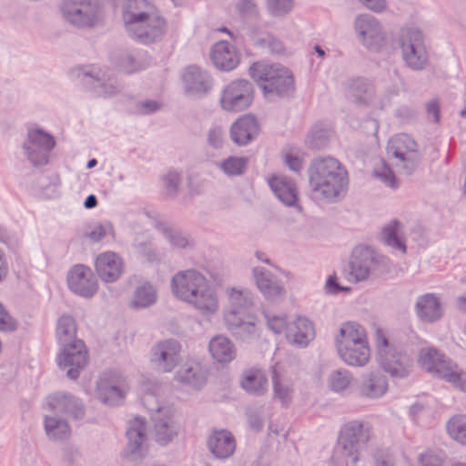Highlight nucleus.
<instances>
[{
	"mask_svg": "<svg viewBox=\"0 0 466 466\" xmlns=\"http://www.w3.org/2000/svg\"><path fill=\"white\" fill-rule=\"evenodd\" d=\"M421 466H442L441 459L432 453H426L420 457Z\"/></svg>",
	"mask_w": 466,
	"mask_h": 466,
	"instance_id": "nucleus-53",
	"label": "nucleus"
},
{
	"mask_svg": "<svg viewBox=\"0 0 466 466\" xmlns=\"http://www.w3.org/2000/svg\"><path fill=\"white\" fill-rule=\"evenodd\" d=\"M63 349L57 357L58 365L62 369H68L67 375L76 379L79 370L87 363L88 353L82 340H74L72 343L62 345Z\"/></svg>",
	"mask_w": 466,
	"mask_h": 466,
	"instance_id": "nucleus-12",
	"label": "nucleus"
},
{
	"mask_svg": "<svg viewBox=\"0 0 466 466\" xmlns=\"http://www.w3.org/2000/svg\"><path fill=\"white\" fill-rule=\"evenodd\" d=\"M173 294L192 304L200 313L211 315L218 309V299L204 275L195 269L178 271L171 280Z\"/></svg>",
	"mask_w": 466,
	"mask_h": 466,
	"instance_id": "nucleus-2",
	"label": "nucleus"
},
{
	"mask_svg": "<svg viewBox=\"0 0 466 466\" xmlns=\"http://www.w3.org/2000/svg\"><path fill=\"white\" fill-rule=\"evenodd\" d=\"M211 59L214 65L221 70H232L239 63V55L229 43L221 41L212 49Z\"/></svg>",
	"mask_w": 466,
	"mask_h": 466,
	"instance_id": "nucleus-22",
	"label": "nucleus"
},
{
	"mask_svg": "<svg viewBox=\"0 0 466 466\" xmlns=\"http://www.w3.org/2000/svg\"><path fill=\"white\" fill-rule=\"evenodd\" d=\"M170 417L171 411L168 409H158L154 417L155 438L160 444L167 443L176 434Z\"/></svg>",
	"mask_w": 466,
	"mask_h": 466,
	"instance_id": "nucleus-28",
	"label": "nucleus"
},
{
	"mask_svg": "<svg viewBox=\"0 0 466 466\" xmlns=\"http://www.w3.org/2000/svg\"><path fill=\"white\" fill-rule=\"evenodd\" d=\"M177 376L181 382L191 384L194 387H199L205 382V376L200 371L198 365L182 366L177 372Z\"/></svg>",
	"mask_w": 466,
	"mask_h": 466,
	"instance_id": "nucleus-41",
	"label": "nucleus"
},
{
	"mask_svg": "<svg viewBox=\"0 0 466 466\" xmlns=\"http://www.w3.org/2000/svg\"><path fill=\"white\" fill-rule=\"evenodd\" d=\"M427 113L429 118L433 122L439 123L440 121V106L437 101H431L427 105Z\"/></svg>",
	"mask_w": 466,
	"mask_h": 466,
	"instance_id": "nucleus-55",
	"label": "nucleus"
},
{
	"mask_svg": "<svg viewBox=\"0 0 466 466\" xmlns=\"http://www.w3.org/2000/svg\"><path fill=\"white\" fill-rule=\"evenodd\" d=\"M229 309L225 314V320L230 329H241L252 333L255 330L257 318L254 314L248 293L232 289L228 291Z\"/></svg>",
	"mask_w": 466,
	"mask_h": 466,
	"instance_id": "nucleus-5",
	"label": "nucleus"
},
{
	"mask_svg": "<svg viewBox=\"0 0 466 466\" xmlns=\"http://www.w3.org/2000/svg\"><path fill=\"white\" fill-rule=\"evenodd\" d=\"M77 328L75 319L67 315L62 316L56 327V338L61 345L72 343L76 339Z\"/></svg>",
	"mask_w": 466,
	"mask_h": 466,
	"instance_id": "nucleus-38",
	"label": "nucleus"
},
{
	"mask_svg": "<svg viewBox=\"0 0 466 466\" xmlns=\"http://www.w3.org/2000/svg\"><path fill=\"white\" fill-rule=\"evenodd\" d=\"M356 28L370 46L373 45V42L383 40L380 24L374 17L360 15L356 21Z\"/></svg>",
	"mask_w": 466,
	"mask_h": 466,
	"instance_id": "nucleus-30",
	"label": "nucleus"
},
{
	"mask_svg": "<svg viewBox=\"0 0 466 466\" xmlns=\"http://www.w3.org/2000/svg\"><path fill=\"white\" fill-rule=\"evenodd\" d=\"M210 451L218 458H228L233 454L236 443L233 436L227 431H214L208 441Z\"/></svg>",
	"mask_w": 466,
	"mask_h": 466,
	"instance_id": "nucleus-24",
	"label": "nucleus"
},
{
	"mask_svg": "<svg viewBox=\"0 0 466 466\" xmlns=\"http://www.w3.org/2000/svg\"><path fill=\"white\" fill-rule=\"evenodd\" d=\"M327 289L331 293H338L339 291H349L350 288L340 286L337 282L336 276H330L327 280Z\"/></svg>",
	"mask_w": 466,
	"mask_h": 466,
	"instance_id": "nucleus-54",
	"label": "nucleus"
},
{
	"mask_svg": "<svg viewBox=\"0 0 466 466\" xmlns=\"http://www.w3.org/2000/svg\"><path fill=\"white\" fill-rule=\"evenodd\" d=\"M48 407L51 410L61 413H75L76 417L82 414V410L78 409L75 400L65 394H56L49 398Z\"/></svg>",
	"mask_w": 466,
	"mask_h": 466,
	"instance_id": "nucleus-39",
	"label": "nucleus"
},
{
	"mask_svg": "<svg viewBox=\"0 0 466 466\" xmlns=\"http://www.w3.org/2000/svg\"><path fill=\"white\" fill-rule=\"evenodd\" d=\"M221 138H222V132L219 128L212 129L209 132L208 141L212 146H214V147L219 146L221 144Z\"/></svg>",
	"mask_w": 466,
	"mask_h": 466,
	"instance_id": "nucleus-59",
	"label": "nucleus"
},
{
	"mask_svg": "<svg viewBox=\"0 0 466 466\" xmlns=\"http://www.w3.org/2000/svg\"><path fill=\"white\" fill-rule=\"evenodd\" d=\"M376 466H393L394 460L388 451H379L374 457Z\"/></svg>",
	"mask_w": 466,
	"mask_h": 466,
	"instance_id": "nucleus-52",
	"label": "nucleus"
},
{
	"mask_svg": "<svg viewBox=\"0 0 466 466\" xmlns=\"http://www.w3.org/2000/svg\"><path fill=\"white\" fill-rule=\"evenodd\" d=\"M47 435L53 440H64L70 435V428L65 421L47 417L45 423Z\"/></svg>",
	"mask_w": 466,
	"mask_h": 466,
	"instance_id": "nucleus-42",
	"label": "nucleus"
},
{
	"mask_svg": "<svg viewBox=\"0 0 466 466\" xmlns=\"http://www.w3.org/2000/svg\"><path fill=\"white\" fill-rule=\"evenodd\" d=\"M124 261L115 252L107 251L100 254L96 259V269L105 282H114L124 272Z\"/></svg>",
	"mask_w": 466,
	"mask_h": 466,
	"instance_id": "nucleus-16",
	"label": "nucleus"
},
{
	"mask_svg": "<svg viewBox=\"0 0 466 466\" xmlns=\"http://www.w3.org/2000/svg\"><path fill=\"white\" fill-rule=\"evenodd\" d=\"M246 167L247 159L244 157H229L221 164L222 169L231 176L242 174Z\"/></svg>",
	"mask_w": 466,
	"mask_h": 466,
	"instance_id": "nucleus-44",
	"label": "nucleus"
},
{
	"mask_svg": "<svg viewBox=\"0 0 466 466\" xmlns=\"http://www.w3.org/2000/svg\"><path fill=\"white\" fill-rule=\"evenodd\" d=\"M372 437V429L369 424L350 421L343 427L339 443L343 448L344 455L350 459L351 464L358 461L360 453L367 448Z\"/></svg>",
	"mask_w": 466,
	"mask_h": 466,
	"instance_id": "nucleus-8",
	"label": "nucleus"
},
{
	"mask_svg": "<svg viewBox=\"0 0 466 466\" xmlns=\"http://www.w3.org/2000/svg\"><path fill=\"white\" fill-rule=\"evenodd\" d=\"M271 48L274 52L280 53L284 50L283 44L279 40H272L270 43Z\"/></svg>",
	"mask_w": 466,
	"mask_h": 466,
	"instance_id": "nucleus-61",
	"label": "nucleus"
},
{
	"mask_svg": "<svg viewBox=\"0 0 466 466\" xmlns=\"http://www.w3.org/2000/svg\"><path fill=\"white\" fill-rule=\"evenodd\" d=\"M254 98L252 85L247 80H235L223 90L220 97L221 107L228 112L247 109Z\"/></svg>",
	"mask_w": 466,
	"mask_h": 466,
	"instance_id": "nucleus-9",
	"label": "nucleus"
},
{
	"mask_svg": "<svg viewBox=\"0 0 466 466\" xmlns=\"http://www.w3.org/2000/svg\"><path fill=\"white\" fill-rule=\"evenodd\" d=\"M8 274V262L6 255L0 248V282L5 279Z\"/></svg>",
	"mask_w": 466,
	"mask_h": 466,
	"instance_id": "nucleus-57",
	"label": "nucleus"
},
{
	"mask_svg": "<svg viewBox=\"0 0 466 466\" xmlns=\"http://www.w3.org/2000/svg\"><path fill=\"white\" fill-rule=\"evenodd\" d=\"M314 336L312 323L305 318H298L287 328L288 339L297 344H307Z\"/></svg>",
	"mask_w": 466,
	"mask_h": 466,
	"instance_id": "nucleus-31",
	"label": "nucleus"
},
{
	"mask_svg": "<svg viewBox=\"0 0 466 466\" xmlns=\"http://www.w3.org/2000/svg\"><path fill=\"white\" fill-rule=\"evenodd\" d=\"M145 422L137 418L131 421L127 431L128 444L127 450L130 454H134L143 450L145 442Z\"/></svg>",
	"mask_w": 466,
	"mask_h": 466,
	"instance_id": "nucleus-36",
	"label": "nucleus"
},
{
	"mask_svg": "<svg viewBox=\"0 0 466 466\" xmlns=\"http://www.w3.org/2000/svg\"><path fill=\"white\" fill-rule=\"evenodd\" d=\"M63 13L67 21L80 27L94 26L101 18L97 4L92 0H67Z\"/></svg>",
	"mask_w": 466,
	"mask_h": 466,
	"instance_id": "nucleus-10",
	"label": "nucleus"
},
{
	"mask_svg": "<svg viewBox=\"0 0 466 466\" xmlns=\"http://www.w3.org/2000/svg\"><path fill=\"white\" fill-rule=\"evenodd\" d=\"M344 175L345 172L337 159H319L313 164L310 183L313 189L325 198H335L342 188Z\"/></svg>",
	"mask_w": 466,
	"mask_h": 466,
	"instance_id": "nucleus-4",
	"label": "nucleus"
},
{
	"mask_svg": "<svg viewBox=\"0 0 466 466\" xmlns=\"http://www.w3.org/2000/svg\"><path fill=\"white\" fill-rule=\"evenodd\" d=\"M259 133V125L251 115H245L238 118L231 127L230 135L233 141L238 145H245L256 137Z\"/></svg>",
	"mask_w": 466,
	"mask_h": 466,
	"instance_id": "nucleus-21",
	"label": "nucleus"
},
{
	"mask_svg": "<svg viewBox=\"0 0 466 466\" xmlns=\"http://www.w3.org/2000/svg\"><path fill=\"white\" fill-rule=\"evenodd\" d=\"M268 183L277 198L288 206H295L299 199L296 184L282 175L268 177Z\"/></svg>",
	"mask_w": 466,
	"mask_h": 466,
	"instance_id": "nucleus-19",
	"label": "nucleus"
},
{
	"mask_svg": "<svg viewBox=\"0 0 466 466\" xmlns=\"http://www.w3.org/2000/svg\"><path fill=\"white\" fill-rule=\"evenodd\" d=\"M167 195H172L177 191L179 176L176 172H168L163 178Z\"/></svg>",
	"mask_w": 466,
	"mask_h": 466,
	"instance_id": "nucleus-49",
	"label": "nucleus"
},
{
	"mask_svg": "<svg viewBox=\"0 0 466 466\" xmlns=\"http://www.w3.org/2000/svg\"><path fill=\"white\" fill-rule=\"evenodd\" d=\"M388 390V383L384 376L379 372H370L363 377L359 391L361 396L379 398Z\"/></svg>",
	"mask_w": 466,
	"mask_h": 466,
	"instance_id": "nucleus-27",
	"label": "nucleus"
},
{
	"mask_svg": "<svg viewBox=\"0 0 466 466\" xmlns=\"http://www.w3.org/2000/svg\"><path fill=\"white\" fill-rule=\"evenodd\" d=\"M253 6H254V5L250 0H245L242 2L240 9H241V11H248V10H251V8Z\"/></svg>",
	"mask_w": 466,
	"mask_h": 466,
	"instance_id": "nucleus-63",
	"label": "nucleus"
},
{
	"mask_svg": "<svg viewBox=\"0 0 466 466\" xmlns=\"http://www.w3.org/2000/svg\"><path fill=\"white\" fill-rule=\"evenodd\" d=\"M374 346L377 360L384 371L393 377H405L410 370L406 355L397 350L387 331L380 326L374 327Z\"/></svg>",
	"mask_w": 466,
	"mask_h": 466,
	"instance_id": "nucleus-3",
	"label": "nucleus"
},
{
	"mask_svg": "<svg viewBox=\"0 0 466 466\" xmlns=\"http://www.w3.org/2000/svg\"><path fill=\"white\" fill-rule=\"evenodd\" d=\"M286 164L290 169L298 171L301 167L302 158L298 152L289 150L285 154Z\"/></svg>",
	"mask_w": 466,
	"mask_h": 466,
	"instance_id": "nucleus-50",
	"label": "nucleus"
},
{
	"mask_svg": "<svg viewBox=\"0 0 466 466\" xmlns=\"http://www.w3.org/2000/svg\"><path fill=\"white\" fill-rule=\"evenodd\" d=\"M268 325L276 333H280L287 328L286 319L283 316L267 315Z\"/></svg>",
	"mask_w": 466,
	"mask_h": 466,
	"instance_id": "nucleus-48",
	"label": "nucleus"
},
{
	"mask_svg": "<svg viewBox=\"0 0 466 466\" xmlns=\"http://www.w3.org/2000/svg\"><path fill=\"white\" fill-rule=\"evenodd\" d=\"M416 311L419 318L425 322L437 321L443 313L439 298L433 294L420 297L416 303Z\"/></svg>",
	"mask_w": 466,
	"mask_h": 466,
	"instance_id": "nucleus-23",
	"label": "nucleus"
},
{
	"mask_svg": "<svg viewBox=\"0 0 466 466\" xmlns=\"http://www.w3.org/2000/svg\"><path fill=\"white\" fill-rule=\"evenodd\" d=\"M97 204L96 198L94 195H90L85 201V207L86 208H95Z\"/></svg>",
	"mask_w": 466,
	"mask_h": 466,
	"instance_id": "nucleus-62",
	"label": "nucleus"
},
{
	"mask_svg": "<svg viewBox=\"0 0 466 466\" xmlns=\"http://www.w3.org/2000/svg\"><path fill=\"white\" fill-rule=\"evenodd\" d=\"M106 228L101 224L95 225L86 234V238H88L93 242H97L103 239L106 235Z\"/></svg>",
	"mask_w": 466,
	"mask_h": 466,
	"instance_id": "nucleus-51",
	"label": "nucleus"
},
{
	"mask_svg": "<svg viewBox=\"0 0 466 466\" xmlns=\"http://www.w3.org/2000/svg\"><path fill=\"white\" fill-rule=\"evenodd\" d=\"M180 345L176 340H166L158 343L153 350V361L163 371H171L178 360Z\"/></svg>",
	"mask_w": 466,
	"mask_h": 466,
	"instance_id": "nucleus-17",
	"label": "nucleus"
},
{
	"mask_svg": "<svg viewBox=\"0 0 466 466\" xmlns=\"http://www.w3.org/2000/svg\"><path fill=\"white\" fill-rule=\"evenodd\" d=\"M367 333L363 327L354 322L342 325L336 339L338 351L359 342L366 341Z\"/></svg>",
	"mask_w": 466,
	"mask_h": 466,
	"instance_id": "nucleus-26",
	"label": "nucleus"
},
{
	"mask_svg": "<svg viewBox=\"0 0 466 466\" xmlns=\"http://www.w3.org/2000/svg\"><path fill=\"white\" fill-rule=\"evenodd\" d=\"M376 263L374 252L366 247H357L350 262L349 280L358 282L366 279Z\"/></svg>",
	"mask_w": 466,
	"mask_h": 466,
	"instance_id": "nucleus-14",
	"label": "nucleus"
},
{
	"mask_svg": "<svg viewBox=\"0 0 466 466\" xmlns=\"http://www.w3.org/2000/svg\"><path fill=\"white\" fill-rule=\"evenodd\" d=\"M98 397L105 403L116 404L124 398V380L117 375L103 377L97 384Z\"/></svg>",
	"mask_w": 466,
	"mask_h": 466,
	"instance_id": "nucleus-20",
	"label": "nucleus"
},
{
	"mask_svg": "<svg viewBox=\"0 0 466 466\" xmlns=\"http://www.w3.org/2000/svg\"><path fill=\"white\" fill-rule=\"evenodd\" d=\"M350 376L346 370H336L329 377V386L332 390L339 391L347 389L350 384Z\"/></svg>",
	"mask_w": 466,
	"mask_h": 466,
	"instance_id": "nucleus-45",
	"label": "nucleus"
},
{
	"mask_svg": "<svg viewBox=\"0 0 466 466\" xmlns=\"http://www.w3.org/2000/svg\"><path fill=\"white\" fill-rule=\"evenodd\" d=\"M339 354L350 365L364 366L370 360V350L368 340H366L347 346L345 349L339 350Z\"/></svg>",
	"mask_w": 466,
	"mask_h": 466,
	"instance_id": "nucleus-29",
	"label": "nucleus"
},
{
	"mask_svg": "<svg viewBox=\"0 0 466 466\" xmlns=\"http://www.w3.org/2000/svg\"><path fill=\"white\" fill-rule=\"evenodd\" d=\"M268 380L265 373L258 369H250L244 374L242 387L250 392L261 394L267 389Z\"/></svg>",
	"mask_w": 466,
	"mask_h": 466,
	"instance_id": "nucleus-37",
	"label": "nucleus"
},
{
	"mask_svg": "<svg viewBox=\"0 0 466 466\" xmlns=\"http://www.w3.org/2000/svg\"><path fill=\"white\" fill-rule=\"evenodd\" d=\"M56 145L54 137L41 129H31L28 133V142L25 148L29 159L35 165H42L47 162L46 153Z\"/></svg>",
	"mask_w": 466,
	"mask_h": 466,
	"instance_id": "nucleus-13",
	"label": "nucleus"
},
{
	"mask_svg": "<svg viewBox=\"0 0 466 466\" xmlns=\"http://www.w3.org/2000/svg\"><path fill=\"white\" fill-rule=\"evenodd\" d=\"M417 151V142L407 134L394 136L388 144V154L401 162L412 161Z\"/></svg>",
	"mask_w": 466,
	"mask_h": 466,
	"instance_id": "nucleus-18",
	"label": "nucleus"
},
{
	"mask_svg": "<svg viewBox=\"0 0 466 466\" xmlns=\"http://www.w3.org/2000/svg\"><path fill=\"white\" fill-rule=\"evenodd\" d=\"M157 299V294L151 285H143L139 287L132 300V305L135 308H145L155 303Z\"/></svg>",
	"mask_w": 466,
	"mask_h": 466,
	"instance_id": "nucleus-43",
	"label": "nucleus"
},
{
	"mask_svg": "<svg viewBox=\"0 0 466 466\" xmlns=\"http://www.w3.org/2000/svg\"><path fill=\"white\" fill-rule=\"evenodd\" d=\"M458 307L461 310L466 311V296L459 299Z\"/></svg>",
	"mask_w": 466,
	"mask_h": 466,
	"instance_id": "nucleus-64",
	"label": "nucleus"
},
{
	"mask_svg": "<svg viewBox=\"0 0 466 466\" xmlns=\"http://www.w3.org/2000/svg\"><path fill=\"white\" fill-rule=\"evenodd\" d=\"M250 76L265 92H284L293 83L291 72L280 65L255 63L250 67Z\"/></svg>",
	"mask_w": 466,
	"mask_h": 466,
	"instance_id": "nucleus-7",
	"label": "nucleus"
},
{
	"mask_svg": "<svg viewBox=\"0 0 466 466\" xmlns=\"http://www.w3.org/2000/svg\"><path fill=\"white\" fill-rule=\"evenodd\" d=\"M269 11L275 15H281L291 10L292 0H268Z\"/></svg>",
	"mask_w": 466,
	"mask_h": 466,
	"instance_id": "nucleus-46",
	"label": "nucleus"
},
{
	"mask_svg": "<svg viewBox=\"0 0 466 466\" xmlns=\"http://www.w3.org/2000/svg\"><path fill=\"white\" fill-rule=\"evenodd\" d=\"M209 352L218 363L224 364L232 361L237 350L232 341L222 335L214 337L209 342Z\"/></svg>",
	"mask_w": 466,
	"mask_h": 466,
	"instance_id": "nucleus-25",
	"label": "nucleus"
},
{
	"mask_svg": "<svg viewBox=\"0 0 466 466\" xmlns=\"http://www.w3.org/2000/svg\"><path fill=\"white\" fill-rule=\"evenodd\" d=\"M400 44L407 64L414 69H421L428 60L421 33L410 28L402 30Z\"/></svg>",
	"mask_w": 466,
	"mask_h": 466,
	"instance_id": "nucleus-11",
	"label": "nucleus"
},
{
	"mask_svg": "<svg viewBox=\"0 0 466 466\" xmlns=\"http://www.w3.org/2000/svg\"><path fill=\"white\" fill-rule=\"evenodd\" d=\"M447 431L451 439L466 445V415H454L447 422Z\"/></svg>",
	"mask_w": 466,
	"mask_h": 466,
	"instance_id": "nucleus-40",
	"label": "nucleus"
},
{
	"mask_svg": "<svg viewBox=\"0 0 466 466\" xmlns=\"http://www.w3.org/2000/svg\"><path fill=\"white\" fill-rule=\"evenodd\" d=\"M366 7L375 12H381L386 8L385 0H360Z\"/></svg>",
	"mask_w": 466,
	"mask_h": 466,
	"instance_id": "nucleus-56",
	"label": "nucleus"
},
{
	"mask_svg": "<svg viewBox=\"0 0 466 466\" xmlns=\"http://www.w3.org/2000/svg\"><path fill=\"white\" fill-rule=\"evenodd\" d=\"M420 363L427 371L438 374L461 390H466V373L456 364L446 360L445 356L437 350L432 348L421 350Z\"/></svg>",
	"mask_w": 466,
	"mask_h": 466,
	"instance_id": "nucleus-6",
	"label": "nucleus"
},
{
	"mask_svg": "<svg viewBox=\"0 0 466 466\" xmlns=\"http://www.w3.org/2000/svg\"><path fill=\"white\" fill-rule=\"evenodd\" d=\"M254 275L258 288L266 297L276 298L284 294V288L273 279L270 273L255 268Z\"/></svg>",
	"mask_w": 466,
	"mask_h": 466,
	"instance_id": "nucleus-33",
	"label": "nucleus"
},
{
	"mask_svg": "<svg viewBox=\"0 0 466 466\" xmlns=\"http://www.w3.org/2000/svg\"><path fill=\"white\" fill-rule=\"evenodd\" d=\"M382 240L389 246L406 252L405 238L401 232L400 224L397 220H393L385 226L381 231Z\"/></svg>",
	"mask_w": 466,
	"mask_h": 466,
	"instance_id": "nucleus-35",
	"label": "nucleus"
},
{
	"mask_svg": "<svg viewBox=\"0 0 466 466\" xmlns=\"http://www.w3.org/2000/svg\"><path fill=\"white\" fill-rule=\"evenodd\" d=\"M15 328V320L10 316L4 306L0 303V329L14 330Z\"/></svg>",
	"mask_w": 466,
	"mask_h": 466,
	"instance_id": "nucleus-47",
	"label": "nucleus"
},
{
	"mask_svg": "<svg viewBox=\"0 0 466 466\" xmlns=\"http://www.w3.org/2000/svg\"><path fill=\"white\" fill-rule=\"evenodd\" d=\"M376 173L378 176L381 177L390 186L393 187L395 185L394 174L389 167L384 166L381 172L376 171Z\"/></svg>",
	"mask_w": 466,
	"mask_h": 466,
	"instance_id": "nucleus-58",
	"label": "nucleus"
},
{
	"mask_svg": "<svg viewBox=\"0 0 466 466\" xmlns=\"http://www.w3.org/2000/svg\"><path fill=\"white\" fill-rule=\"evenodd\" d=\"M273 390L274 396L284 405L289 404L293 397V383L284 373L278 370V366L273 370Z\"/></svg>",
	"mask_w": 466,
	"mask_h": 466,
	"instance_id": "nucleus-32",
	"label": "nucleus"
},
{
	"mask_svg": "<svg viewBox=\"0 0 466 466\" xmlns=\"http://www.w3.org/2000/svg\"><path fill=\"white\" fill-rule=\"evenodd\" d=\"M184 79L187 86V90L192 93L204 94L210 88V83L202 74L198 67H187Z\"/></svg>",
	"mask_w": 466,
	"mask_h": 466,
	"instance_id": "nucleus-34",
	"label": "nucleus"
},
{
	"mask_svg": "<svg viewBox=\"0 0 466 466\" xmlns=\"http://www.w3.org/2000/svg\"><path fill=\"white\" fill-rule=\"evenodd\" d=\"M172 243L179 248H184L188 244V240L180 234H176L171 237Z\"/></svg>",
	"mask_w": 466,
	"mask_h": 466,
	"instance_id": "nucleus-60",
	"label": "nucleus"
},
{
	"mask_svg": "<svg viewBox=\"0 0 466 466\" xmlns=\"http://www.w3.org/2000/svg\"><path fill=\"white\" fill-rule=\"evenodd\" d=\"M68 285L74 292L84 297H91L97 290V283L91 269L83 265H76L70 270Z\"/></svg>",
	"mask_w": 466,
	"mask_h": 466,
	"instance_id": "nucleus-15",
	"label": "nucleus"
},
{
	"mask_svg": "<svg viewBox=\"0 0 466 466\" xmlns=\"http://www.w3.org/2000/svg\"><path fill=\"white\" fill-rule=\"evenodd\" d=\"M122 20L131 36L144 44L160 40L167 30L166 18L148 0H127Z\"/></svg>",
	"mask_w": 466,
	"mask_h": 466,
	"instance_id": "nucleus-1",
	"label": "nucleus"
}]
</instances>
